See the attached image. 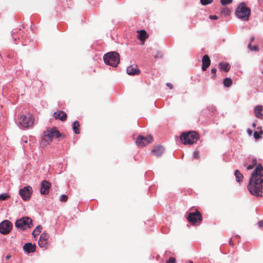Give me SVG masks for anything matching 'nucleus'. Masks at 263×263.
Here are the masks:
<instances>
[{
    "label": "nucleus",
    "instance_id": "1",
    "mask_svg": "<svg viewBox=\"0 0 263 263\" xmlns=\"http://www.w3.org/2000/svg\"><path fill=\"white\" fill-rule=\"evenodd\" d=\"M248 189L252 195L263 196V167L261 164L257 165L251 174Z\"/></svg>",
    "mask_w": 263,
    "mask_h": 263
},
{
    "label": "nucleus",
    "instance_id": "43",
    "mask_svg": "<svg viewBox=\"0 0 263 263\" xmlns=\"http://www.w3.org/2000/svg\"><path fill=\"white\" fill-rule=\"evenodd\" d=\"M10 257H11V256H10V255H7V256H6V259H9Z\"/></svg>",
    "mask_w": 263,
    "mask_h": 263
},
{
    "label": "nucleus",
    "instance_id": "6",
    "mask_svg": "<svg viewBox=\"0 0 263 263\" xmlns=\"http://www.w3.org/2000/svg\"><path fill=\"white\" fill-rule=\"evenodd\" d=\"M19 123L22 127L28 128L33 125L34 117L30 114L22 115L19 117Z\"/></svg>",
    "mask_w": 263,
    "mask_h": 263
},
{
    "label": "nucleus",
    "instance_id": "42",
    "mask_svg": "<svg viewBox=\"0 0 263 263\" xmlns=\"http://www.w3.org/2000/svg\"><path fill=\"white\" fill-rule=\"evenodd\" d=\"M154 57L155 58H161L162 57V55L161 54H159V53H158V54L157 55H154Z\"/></svg>",
    "mask_w": 263,
    "mask_h": 263
},
{
    "label": "nucleus",
    "instance_id": "4",
    "mask_svg": "<svg viewBox=\"0 0 263 263\" xmlns=\"http://www.w3.org/2000/svg\"><path fill=\"white\" fill-rule=\"evenodd\" d=\"M199 138L198 133L193 131L183 133L180 136V139L184 144H193L197 141Z\"/></svg>",
    "mask_w": 263,
    "mask_h": 263
},
{
    "label": "nucleus",
    "instance_id": "28",
    "mask_svg": "<svg viewBox=\"0 0 263 263\" xmlns=\"http://www.w3.org/2000/svg\"><path fill=\"white\" fill-rule=\"evenodd\" d=\"M10 196L6 194H2L0 195V200H5L6 199H9Z\"/></svg>",
    "mask_w": 263,
    "mask_h": 263
},
{
    "label": "nucleus",
    "instance_id": "5",
    "mask_svg": "<svg viewBox=\"0 0 263 263\" xmlns=\"http://www.w3.org/2000/svg\"><path fill=\"white\" fill-rule=\"evenodd\" d=\"M103 60L106 64L116 67L120 62V55L117 52H109L104 54Z\"/></svg>",
    "mask_w": 263,
    "mask_h": 263
},
{
    "label": "nucleus",
    "instance_id": "27",
    "mask_svg": "<svg viewBox=\"0 0 263 263\" xmlns=\"http://www.w3.org/2000/svg\"><path fill=\"white\" fill-rule=\"evenodd\" d=\"M257 164V161L255 159H253V161H252V164H250V165H249L247 167V169L248 170H252L253 168V167H254L255 165H256Z\"/></svg>",
    "mask_w": 263,
    "mask_h": 263
},
{
    "label": "nucleus",
    "instance_id": "24",
    "mask_svg": "<svg viewBox=\"0 0 263 263\" xmlns=\"http://www.w3.org/2000/svg\"><path fill=\"white\" fill-rule=\"evenodd\" d=\"M42 227L41 226H38L32 232V235L35 237L38 235L42 231Z\"/></svg>",
    "mask_w": 263,
    "mask_h": 263
},
{
    "label": "nucleus",
    "instance_id": "44",
    "mask_svg": "<svg viewBox=\"0 0 263 263\" xmlns=\"http://www.w3.org/2000/svg\"><path fill=\"white\" fill-rule=\"evenodd\" d=\"M256 123L254 122V123H252V126H253V127H256Z\"/></svg>",
    "mask_w": 263,
    "mask_h": 263
},
{
    "label": "nucleus",
    "instance_id": "18",
    "mask_svg": "<svg viewBox=\"0 0 263 263\" xmlns=\"http://www.w3.org/2000/svg\"><path fill=\"white\" fill-rule=\"evenodd\" d=\"M164 152V148L161 146H156L152 150V153L157 157L161 156Z\"/></svg>",
    "mask_w": 263,
    "mask_h": 263
},
{
    "label": "nucleus",
    "instance_id": "39",
    "mask_svg": "<svg viewBox=\"0 0 263 263\" xmlns=\"http://www.w3.org/2000/svg\"><path fill=\"white\" fill-rule=\"evenodd\" d=\"M247 133H248V135L251 136L252 135L253 131L250 129H248Z\"/></svg>",
    "mask_w": 263,
    "mask_h": 263
},
{
    "label": "nucleus",
    "instance_id": "2",
    "mask_svg": "<svg viewBox=\"0 0 263 263\" xmlns=\"http://www.w3.org/2000/svg\"><path fill=\"white\" fill-rule=\"evenodd\" d=\"M65 136L64 134L61 133L57 127H48L43 133L42 143L45 145L50 143L53 138L61 140Z\"/></svg>",
    "mask_w": 263,
    "mask_h": 263
},
{
    "label": "nucleus",
    "instance_id": "19",
    "mask_svg": "<svg viewBox=\"0 0 263 263\" xmlns=\"http://www.w3.org/2000/svg\"><path fill=\"white\" fill-rule=\"evenodd\" d=\"M138 32H139L138 39L141 41L142 44L143 45L145 40L148 37V35L145 30H140L138 31Z\"/></svg>",
    "mask_w": 263,
    "mask_h": 263
},
{
    "label": "nucleus",
    "instance_id": "40",
    "mask_svg": "<svg viewBox=\"0 0 263 263\" xmlns=\"http://www.w3.org/2000/svg\"><path fill=\"white\" fill-rule=\"evenodd\" d=\"M166 86L169 87L170 89H172L173 88V86L171 83H166Z\"/></svg>",
    "mask_w": 263,
    "mask_h": 263
},
{
    "label": "nucleus",
    "instance_id": "16",
    "mask_svg": "<svg viewBox=\"0 0 263 263\" xmlns=\"http://www.w3.org/2000/svg\"><path fill=\"white\" fill-rule=\"evenodd\" d=\"M127 73L129 75L139 74L140 73V70L138 69L137 65H132L127 68Z\"/></svg>",
    "mask_w": 263,
    "mask_h": 263
},
{
    "label": "nucleus",
    "instance_id": "14",
    "mask_svg": "<svg viewBox=\"0 0 263 263\" xmlns=\"http://www.w3.org/2000/svg\"><path fill=\"white\" fill-rule=\"evenodd\" d=\"M211 64V60L208 55H204L202 59V70L205 71Z\"/></svg>",
    "mask_w": 263,
    "mask_h": 263
},
{
    "label": "nucleus",
    "instance_id": "22",
    "mask_svg": "<svg viewBox=\"0 0 263 263\" xmlns=\"http://www.w3.org/2000/svg\"><path fill=\"white\" fill-rule=\"evenodd\" d=\"M235 176L237 182L239 183L242 182L243 176L238 170L235 171Z\"/></svg>",
    "mask_w": 263,
    "mask_h": 263
},
{
    "label": "nucleus",
    "instance_id": "26",
    "mask_svg": "<svg viewBox=\"0 0 263 263\" xmlns=\"http://www.w3.org/2000/svg\"><path fill=\"white\" fill-rule=\"evenodd\" d=\"M254 37H252L251 39H250V43L248 44V48L251 50H253V51H257L258 50V47H257V46H254V47H252L251 46V43L254 42Z\"/></svg>",
    "mask_w": 263,
    "mask_h": 263
},
{
    "label": "nucleus",
    "instance_id": "38",
    "mask_svg": "<svg viewBox=\"0 0 263 263\" xmlns=\"http://www.w3.org/2000/svg\"><path fill=\"white\" fill-rule=\"evenodd\" d=\"M258 226L259 227H262L263 228V220H260L258 222Z\"/></svg>",
    "mask_w": 263,
    "mask_h": 263
},
{
    "label": "nucleus",
    "instance_id": "32",
    "mask_svg": "<svg viewBox=\"0 0 263 263\" xmlns=\"http://www.w3.org/2000/svg\"><path fill=\"white\" fill-rule=\"evenodd\" d=\"M68 199V197L66 195H63L61 196L60 201L61 202H66Z\"/></svg>",
    "mask_w": 263,
    "mask_h": 263
},
{
    "label": "nucleus",
    "instance_id": "33",
    "mask_svg": "<svg viewBox=\"0 0 263 263\" xmlns=\"http://www.w3.org/2000/svg\"><path fill=\"white\" fill-rule=\"evenodd\" d=\"M166 263H176V259L174 257H170L169 259L166 261Z\"/></svg>",
    "mask_w": 263,
    "mask_h": 263
},
{
    "label": "nucleus",
    "instance_id": "9",
    "mask_svg": "<svg viewBox=\"0 0 263 263\" xmlns=\"http://www.w3.org/2000/svg\"><path fill=\"white\" fill-rule=\"evenodd\" d=\"M153 139V137L151 135L146 137L143 136H139L137 138L136 143L139 146L143 147L152 142Z\"/></svg>",
    "mask_w": 263,
    "mask_h": 263
},
{
    "label": "nucleus",
    "instance_id": "3",
    "mask_svg": "<svg viewBox=\"0 0 263 263\" xmlns=\"http://www.w3.org/2000/svg\"><path fill=\"white\" fill-rule=\"evenodd\" d=\"M251 9L247 7L245 3H240L235 11L236 16L244 21H248L250 18Z\"/></svg>",
    "mask_w": 263,
    "mask_h": 263
},
{
    "label": "nucleus",
    "instance_id": "25",
    "mask_svg": "<svg viewBox=\"0 0 263 263\" xmlns=\"http://www.w3.org/2000/svg\"><path fill=\"white\" fill-rule=\"evenodd\" d=\"M223 83L225 87H229L232 85V80L231 78H227L223 80Z\"/></svg>",
    "mask_w": 263,
    "mask_h": 263
},
{
    "label": "nucleus",
    "instance_id": "7",
    "mask_svg": "<svg viewBox=\"0 0 263 263\" xmlns=\"http://www.w3.org/2000/svg\"><path fill=\"white\" fill-rule=\"evenodd\" d=\"M32 222V219L30 218L25 217L16 220L15 223V226L18 229L25 230L27 228H30Z\"/></svg>",
    "mask_w": 263,
    "mask_h": 263
},
{
    "label": "nucleus",
    "instance_id": "21",
    "mask_svg": "<svg viewBox=\"0 0 263 263\" xmlns=\"http://www.w3.org/2000/svg\"><path fill=\"white\" fill-rule=\"evenodd\" d=\"M218 68L221 70L228 72L230 69V65L227 63L221 62L218 64Z\"/></svg>",
    "mask_w": 263,
    "mask_h": 263
},
{
    "label": "nucleus",
    "instance_id": "15",
    "mask_svg": "<svg viewBox=\"0 0 263 263\" xmlns=\"http://www.w3.org/2000/svg\"><path fill=\"white\" fill-rule=\"evenodd\" d=\"M23 249L27 253H31L35 252L36 250V246L35 245H33L31 243H26L24 245Z\"/></svg>",
    "mask_w": 263,
    "mask_h": 263
},
{
    "label": "nucleus",
    "instance_id": "11",
    "mask_svg": "<svg viewBox=\"0 0 263 263\" xmlns=\"http://www.w3.org/2000/svg\"><path fill=\"white\" fill-rule=\"evenodd\" d=\"M32 187L27 186L20 190L19 193L24 200H28L32 194Z\"/></svg>",
    "mask_w": 263,
    "mask_h": 263
},
{
    "label": "nucleus",
    "instance_id": "8",
    "mask_svg": "<svg viewBox=\"0 0 263 263\" xmlns=\"http://www.w3.org/2000/svg\"><path fill=\"white\" fill-rule=\"evenodd\" d=\"M187 220L192 224H197L201 222L202 217L200 212L197 210L195 212L189 213Z\"/></svg>",
    "mask_w": 263,
    "mask_h": 263
},
{
    "label": "nucleus",
    "instance_id": "46",
    "mask_svg": "<svg viewBox=\"0 0 263 263\" xmlns=\"http://www.w3.org/2000/svg\"><path fill=\"white\" fill-rule=\"evenodd\" d=\"M188 263H193L192 261L190 260Z\"/></svg>",
    "mask_w": 263,
    "mask_h": 263
},
{
    "label": "nucleus",
    "instance_id": "10",
    "mask_svg": "<svg viewBox=\"0 0 263 263\" xmlns=\"http://www.w3.org/2000/svg\"><path fill=\"white\" fill-rule=\"evenodd\" d=\"M12 228V223L8 220H5L0 223V233L3 234H8Z\"/></svg>",
    "mask_w": 263,
    "mask_h": 263
},
{
    "label": "nucleus",
    "instance_id": "23",
    "mask_svg": "<svg viewBox=\"0 0 263 263\" xmlns=\"http://www.w3.org/2000/svg\"><path fill=\"white\" fill-rule=\"evenodd\" d=\"M80 124L78 121H74L72 124V129L75 134H79L80 133Z\"/></svg>",
    "mask_w": 263,
    "mask_h": 263
},
{
    "label": "nucleus",
    "instance_id": "34",
    "mask_svg": "<svg viewBox=\"0 0 263 263\" xmlns=\"http://www.w3.org/2000/svg\"><path fill=\"white\" fill-rule=\"evenodd\" d=\"M221 13H223V14L228 15L230 13V11L229 10V9H228L227 8H223L221 10Z\"/></svg>",
    "mask_w": 263,
    "mask_h": 263
},
{
    "label": "nucleus",
    "instance_id": "37",
    "mask_svg": "<svg viewBox=\"0 0 263 263\" xmlns=\"http://www.w3.org/2000/svg\"><path fill=\"white\" fill-rule=\"evenodd\" d=\"M210 18L212 20H217L218 18V17L214 15H210Z\"/></svg>",
    "mask_w": 263,
    "mask_h": 263
},
{
    "label": "nucleus",
    "instance_id": "47",
    "mask_svg": "<svg viewBox=\"0 0 263 263\" xmlns=\"http://www.w3.org/2000/svg\"><path fill=\"white\" fill-rule=\"evenodd\" d=\"M262 73H263V70H262Z\"/></svg>",
    "mask_w": 263,
    "mask_h": 263
},
{
    "label": "nucleus",
    "instance_id": "30",
    "mask_svg": "<svg viewBox=\"0 0 263 263\" xmlns=\"http://www.w3.org/2000/svg\"><path fill=\"white\" fill-rule=\"evenodd\" d=\"M213 0H200L201 3L203 5H207L213 2Z\"/></svg>",
    "mask_w": 263,
    "mask_h": 263
},
{
    "label": "nucleus",
    "instance_id": "45",
    "mask_svg": "<svg viewBox=\"0 0 263 263\" xmlns=\"http://www.w3.org/2000/svg\"><path fill=\"white\" fill-rule=\"evenodd\" d=\"M229 243H230V244L231 245H233V243H232V240H231V239H230V241H229Z\"/></svg>",
    "mask_w": 263,
    "mask_h": 263
},
{
    "label": "nucleus",
    "instance_id": "35",
    "mask_svg": "<svg viewBox=\"0 0 263 263\" xmlns=\"http://www.w3.org/2000/svg\"><path fill=\"white\" fill-rule=\"evenodd\" d=\"M193 157L195 159H198L200 157L199 153L198 151H196L194 153Z\"/></svg>",
    "mask_w": 263,
    "mask_h": 263
},
{
    "label": "nucleus",
    "instance_id": "29",
    "mask_svg": "<svg viewBox=\"0 0 263 263\" xmlns=\"http://www.w3.org/2000/svg\"><path fill=\"white\" fill-rule=\"evenodd\" d=\"M217 69L215 68H212L211 69V73L213 74L212 78L213 79H215L216 78V73Z\"/></svg>",
    "mask_w": 263,
    "mask_h": 263
},
{
    "label": "nucleus",
    "instance_id": "12",
    "mask_svg": "<svg viewBox=\"0 0 263 263\" xmlns=\"http://www.w3.org/2000/svg\"><path fill=\"white\" fill-rule=\"evenodd\" d=\"M49 237L48 234L46 233H42L39 241V245L41 248H46L48 244V239Z\"/></svg>",
    "mask_w": 263,
    "mask_h": 263
},
{
    "label": "nucleus",
    "instance_id": "41",
    "mask_svg": "<svg viewBox=\"0 0 263 263\" xmlns=\"http://www.w3.org/2000/svg\"><path fill=\"white\" fill-rule=\"evenodd\" d=\"M258 129H260L258 133L259 135H262L263 134V130L261 129V128H259V127H258L257 128Z\"/></svg>",
    "mask_w": 263,
    "mask_h": 263
},
{
    "label": "nucleus",
    "instance_id": "17",
    "mask_svg": "<svg viewBox=\"0 0 263 263\" xmlns=\"http://www.w3.org/2000/svg\"><path fill=\"white\" fill-rule=\"evenodd\" d=\"M53 116L56 119H60L62 121H64L67 119V114L63 111H58L55 112Z\"/></svg>",
    "mask_w": 263,
    "mask_h": 263
},
{
    "label": "nucleus",
    "instance_id": "31",
    "mask_svg": "<svg viewBox=\"0 0 263 263\" xmlns=\"http://www.w3.org/2000/svg\"><path fill=\"white\" fill-rule=\"evenodd\" d=\"M221 3L222 5L230 4L232 2V0H220Z\"/></svg>",
    "mask_w": 263,
    "mask_h": 263
},
{
    "label": "nucleus",
    "instance_id": "20",
    "mask_svg": "<svg viewBox=\"0 0 263 263\" xmlns=\"http://www.w3.org/2000/svg\"><path fill=\"white\" fill-rule=\"evenodd\" d=\"M255 116L258 118H263V106L257 105L254 108Z\"/></svg>",
    "mask_w": 263,
    "mask_h": 263
},
{
    "label": "nucleus",
    "instance_id": "36",
    "mask_svg": "<svg viewBox=\"0 0 263 263\" xmlns=\"http://www.w3.org/2000/svg\"><path fill=\"white\" fill-rule=\"evenodd\" d=\"M254 137L256 140H258L260 138V135L257 132H255L254 133Z\"/></svg>",
    "mask_w": 263,
    "mask_h": 263
},
{
    "label": "nucleus",
    "instance_id": "13",
    "mask_svg": "<svg viewBox=\"0 0 263 263\" xmlns=\"http://www.w3.org/2000/svg\"><path fill=\"white\" fill-rule=\"evenodd\" d=\"M41 185V193L43 195L48 194L49 193V189L51 186L50 183L49 181L44 180L42 182Z\"/></svg>",
    "mask_w": 263,
    "mask_h": 263
}]
</instances>
